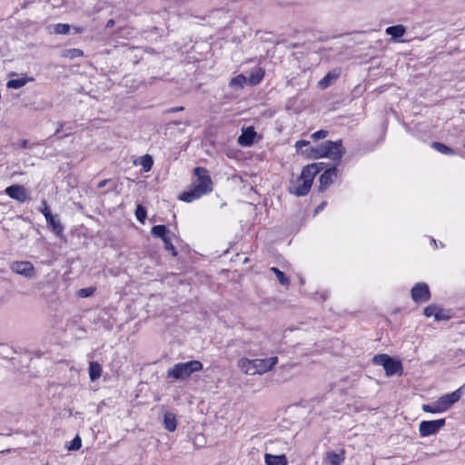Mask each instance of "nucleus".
Here are the masks:
<instances>
[{"label":"nucleus","instance_id":"nucleus-1","mask_svg":"<svg viewBox=\"0 0 465 465\" xmlns=\"http://www.w3.org/2000/svg\"><path fill=\"white\" fill-rule=\"evenodd\" d=\"M193 173L196 180L192 184V188L187 192H183L180 196V200L186 203H191L213 191V182L206 168L195 167Z\"/></svg>","mask_w":465,"mask_h":465},{"label":"nucleus","instance_id":"nucleus-2","mask_svg":"<svg viewBox=\"0 0 465 465\" xmlns=\"http://www.w3.org/2000/svg\"><path fill=\"white\" fill-rule=\"evenodd\" d=\"M202 369L203 363L196 360L180 362L167 371V377L175 380H185L193 372L200 371Z\"/></svg>","mask_w":465,"mask_h":465},{"label":"nucleus","instance_id":"nucleus-3","mask_svg":"<svg viewBox=\"0 0 465 465\" xmlns=\"http://www.w3.org/2000/svg\"><path fill=\"white\" fill-rule=\"evenodd\" d=\"M372 362L375 365L382 366L385 371V374L388 377L396 374L401 375L403 371L402 363L400 360L394 359L385 353L374 355Z\"/></svg>","mask_w":465,"mask_h":465},{"label":"nucleus","instance_id":"nucleus-4","mask_svg":"<svg viewBox=\"0 0 465 465\" xmlns=\"http://www.w3.org/2000/svg\"><path fill=\"white\" fill-rule=\"evenodd\" d=\"M324 151L322 154L324 157L340 162L345 153V148L342 146L341 140L336 142L325 141Z\"/></svg>","mask_w":465,"mask_h":465},{"label":"nucleus","instance_id":"nucleus-5","mask_svg":"<svg viewBox=\"0 0 465 465\" xmlns=\"http://www.w3.org/2000/svg\"><path fill=\"white\" fill-rule=\"evenodd\" d=\"M10 270L26 279H35L36 271L34 264L29 261H15L10 263Z\"/></svg>","mask_w":465,"mask_h":465},{"label":"nucleus","instance_id":"nucleus-6","mask_svg":"<svg viewBox=\"0 0 465 465\" xmlns=\"http://www.w3.org/2000/svg\"><path fill=\"white\" fill-rule=\"evenodd\" d=\"M445 419L434 420H423L419 425V432L421 437L435 435L445 425Z\"/></svg>","mask_w":465,"mask_h":465},{"label":"nucleus","instance_id":"nucleus-7","mask_svg":"<svg viewBox=\"0 0 465 465\" xmlns=\"http://www.w3.org/2000/svg\"><path fill=\"white\" fill-rule=\"evenodd\" d=\"M278 362L276 356L266 359H253L252 364L253 366V375L263 374L271 371Z\"/></svg>","mask_w":465,"mask_h":465},{"label":"nucleus","instance_id":"nucleus-8","mask_svg":"<svg viewBox=\"0 0 465 465\" xmlns=\"http://www.w3.org/2000/svg\"><path fill=\"white\" fill-rule=\"evenodd\" d=\"M411 295L417 303L426 302L430 299V288L425 282L416 283L411 289Z\"/></svg>","mask_w":465,"mask_h":465},{"label":"nucleus","instance_id":"nucleus-9","mask_svg":"<svg viewBox=\"0 0 465 465\" xmlns=\"http://www.w3.org/2000/svg\"><path fill=\"white\" fill-rule=\"evenodd\" d=\"M5 193L12 199L23 203L29 199L27 190L20 184H13L5 188Z\"/></svg>","mask_w":465,"mask_h":465},{"label":"nucleus","instance_id":"nucleus-10","mask_svg":"<svg viewBox=\"0 0 465 465\" xmlns=\"http://www.w3.org/2000/svg\"><path fill=\"white\" fill-rule=\"evenodd\" d=\"M312 184L304 180H301V177H298L294 182L292 183L289 187V192L296 196H304L307 195L311 190Z\"/></svg>","mask_w":465,"mask_h":465},{"label":"nucleus","instance_id":"nucleus-11","mask_svg":"<svg viewBox=\"0 0 465 465\" xmlns=\"http://www.w3.org/2000/svg\"><path fill=\"white\" fill-rule=\"evenodd\" d=\"M337 177V168L332 166L328 168L323 172V173L320 176L319 182V191H325L331 183H333L334 180Z\"/></svg>","mask_w":465,"mask_h":465},{"label":"nucleus","instance_id":"nucleus-12","mask_svg":"<svg viewBox=\"0 0 465 465\" xmlns=\"http://www.w3.org/2000/svg\"><path fill=\"white\" fill-rule=\"evenodd\" d=\"M461 398V388L451 393L445 394L439 398V404L441 405L443 411H447L451 405L459 401Z\"/></svg>","mask_w":465,"mask_h":465},{"label":"nucleus","instance_id":"nucleus-13","mask_svg":"<svg viewBox=\"0 0 465 465\" xmlns=\"http://www.w3.org/2000/svg\"><path fill=\"white\" fill-rule=\"evenodd\" d=\"M257 135L252 126L242 130V134L238 137V143L242 146H251L254 143V138Z\"/></svg>","mask_w":465,"mask_h":465},{"label":"nucleus","instance_id":"nucleus-14","mask_svg":"<svg viewBox=\"0 0 465 465\" xmlns=\"http://www.w3.org/2000/svg\"><path fill=\"white\" fill-rule=\"evenodd\" d=\"M340 74H341L340 68H335V69L330 71L329 73H327V74L323 78H322L319 81V83H318L319 88H321L322 90L328 88L339 78Z\"/></svg>","mask_w":465,"mask_h":465},{"label":"nucleus","instance_id":"nucleus-15","mask_svg":"<svg viewBox=\"0 0 465 465\" xmlns=\"http://www.w3.org/2000/svg\"><path fill=\"white\" fill-rule=\"evenodd\" d=\"M318 174L317 167L315 164H307L302 170L300 175L301 180H304L312 184L314 177Z\"/></svg>","mask_w":465,"mask_h":465},{"label":"nucleus","instance_id":"nucleus-16","mask_svg":"<svg viewBox=\"0 0 465 465\" xmlns=\"http://www.w3.org/2000/svg\"><path fill=\"white\" fill-rule=\"evenodd\" d=\"M324 142L319 144L316 147L310 146L309 148H306L304 152H302V154L305 155L309 159H319L323 158L324 156L322 155L324 151Z\"/></svg>","mask_w":465,"mask_h":465},{"label":"nucleus","instance_id":"nucleus-17","mask_svg":"<svg viewBox=\"0 0 465 465\" xmlns=\"http://www.w3.org/2000/svg\"><path fill=\"white\" fill-rule=\"evenodd\" d=\"M266 465H287L288 460L285 455H272L266 453L264 456Z\"/></svg>","mask_w":465,"mask_h":465},{"label":"nucleus","instance_id":"nucleus-18","mask_svg":"<svg viewBox=\"0 0 465 465\" xmlns=\"http://www.w3.org/2000/svg\"><path fill=\"white\" fill-rule=\"evenodd\" d=\"M163 427L166 430L172 432L176 430L177 420L173 412H165L163 416Z\"/></svg>","mask_w":465,"mask_h":465},{"label":"nucleus","instance_id":"nucleus-19","mask_svg":"<svg viewBox=\"0 0 465 465\" xmlns=\"http://www.w3.org/2000/svg\"><path fill=\"white\" fill-rule=\"evenodd\" d=\"M264 76V70L262 67H255L247 78V82L250 85L258 84Z\"/></svg>","mask_w":465,"mask_h":465},{"label":"nucleus","instance_id":"nucleus-20","mask_svg":"<svg viewBox=\"0 0 465 465\" xmlns=\"http://www.w3.org/2000/svg\"><path fill=\"white\" fill-rule=\"evenodd\" d=\"M46 219V223L48 224V226L51 227L52 231L59 235L62 233L63 230H64V226L62 225V223H60V220L57 218V216H54L53 214H48L47 218Z\"/></svg>","mask_w":465,"mask_h":465},{"label":"nucleus","instance_id":"nucleus-21","mask_svg":"<svg viewBox=\"0 0 465 465\" xmlns=\"http://www.w3.org/2000/svg\"><path fill=\"white\" fill-rule=\"evenodd\" d=\"M88 371L92 381L98 380L102 375V367L97 361H90Z\"/></svg>","mask_w":465,"mask_h":465},{"label":"nucleus","instance_id":"nucleus-22","mask_svg":"<svg viewBox=\"0 0 465 465\" xmlns=\"http://www.w3.org/2000/svg\"><path fill=\"white\" fill-rule=\"evenodd\" d=\"M385 32L393 39H397L401 37L405 34L406 28L402 25H391L387 27Z\"/></svg>","mask_w":465,"mask_h":465},{"label":"nucleus","instance_id":"nucleus-23","mask_svg":"<svg viewBox=\"0 0 465 465\" xmlns=\"http://www.w3.org/2000/svg\"><path fill=\"white\" fill-rule=\"evenodd\" d=\"M34 81L33 77H21L18 79L9 80L6 84V86L11 89H19L25 86L27 83Z\"/></svg>","mask_w":465,"mask_h":465},{"label":"nucleus","instance_id":"nucleus-24","mask_svg":"<svg viewBox=\"0 0 465 465\" xmlns=\"http://www.w3.org/2000/svg\"><path fill=\"white\" fill-rule=\"evenodd\" d=\"M239 369L244 372L245 374L247 375H253V366L252 364V360L248 359V358H241L239 361H238V363H237Z\"/></svg>","mask_w":465,"mask_h":465},{"label":"nucleus","instance_id":"nucleus-25","mask_svg":"<svg viewBox=\"0 0 465 465\" xmlns=\"http://www.w3.org/2000/svg\"><path fill=\"white\" fill-rule=\"evenodd\" d=\"M151 233L155 238H161L162 240L165 238L168 234H173L170 231L167 230L165 225H154L152 230Z\"/></svg>","mask_w":465,"mask_h":465},{"label":"nucleus","instance_id":"nucleus-26","mask_svg":"<svg viewBox=\"0 0 465 465\" xmlns=\"http://www.w3.org/2000/svg\"><path fill=\"white\" fill-rule=\"evenodd\" d=\"M247 82V77L243 74H238L237 76L231 79L229 86L235 89H242L244 84Z\"/></svg>","mask_w":465,"mask_h":465},{"label":"nucleus","instance_id":"nucleus-27","mask_svg":"<svg viewBox=\"0 0 465 465\" xmlns=\"http://www.w3.org/2000/svg\"><path fill=\"white\" fill-rule=\"evenodd\" d=\"M431 147L443 154H455V151L452 148L440 142H432Z\"/></svg>","mask_w":465,"mask_h":465},{"label":"nucleus","instance_id":"nucleus-28","mask_svg":"<svg viewBox=\"0 0 465 465\" xmlns=\"http://www.w3.org/2000/svg\"><path fill=\"white\" fill-rule=\"evenodd\" d=\"M326 458L331 465H341L344 460L343 454H338L334 451L327 452Z\"/></svg>","mask_w":465,"mask_h":465},{"label":"nucleus","instance_id":"nucleus-29","mask_svg":"<svg viewBox=\"0 0 465 465\" xmlns=\"http://www.w3.org/2000/svg\"><path fill=\"white\" fill-rule=\"evenodd\" d=\"M422 410L429 413H440L444 411L441 405L439 404V400L431 404H423Z\"/></svg>","mask_w":465,"mask_h":465},{"label":"nucleus","instance_id":"nucleus-30","mask_svg":"<svg viewBox=\"0 0 465 465\" xmlns=\"http://www.w3.org/2000/svg\"><path fill=\"white\" fill-rule=\"evenodd\" d=\"M62 56L70 58V59H74V58L84 56V52L78 48L65 49V50H64Z\"/></svg>","mask_w":465,"mask_h":465},{"label":"nucleus","instance_id":"nucleus-31","mask_svg":"<svg viewBox=\"0 0 465 465\" xmlns=\"http://www.w3.org/2000/svg\"><path fill=\"white\" fill-rule=\"evenodd\" d=\"M270 270L275 274V276L277 277L278 281L282 285L288 286L290 284L289 278H287L281 270H279L276 267H272Z\"/></svg>","mask_w":465,"mask_h":465},{"label":"nucleus","instance_id":"nucleus-32","mask_svg":"<svg viewBox=\"0 0 465 465\" xmlns=\"http://www.w3.org/2000/svg\"><path fill=\"white\" fill-rule=\"evenodd\" d=\"M153 161L151 155L145 154L140 158V164L144 172H149L152 169Z\"/></svg>","mask_w":465,"mask_h":465},{"label":"nucleus","instance_id":"nucleus-33","mask_svg":"<svg viewBox=\"0 0 465 465\" xmlns=\"http://www.w3.org/2000/svg\"><path fill=\"white\" fill-rule=\"evenodd\" d=\"M163 242L164 243V249L166 251H171L173 256H176L177 252L172 242V234H168L165 238L163 239Z\"/></svg>","mask_w":465,"mask_h":465},{"label":"nucleus","instance_id":"nucleus-34","mask_svg":"<svg viewBox=\"0 0 465 465\" xmlns=\"http://www.w3.org/2000/svg\"><path fill=\"white\" fill-rule=\"evenodd\" d=\"M70 28L68 24H56L54 25V33L57 35H67L70 32Z\"/></svg>","mask_w":465,"mask_h":465},{"label":"nucleus","instance_id":"nucleus-35","mask_svg":"<svg viewBox=\"0 0 465 465\" xmlns=\"http://www.w3.org/2000/svg\"><path fill=\"white\" fill-rule=\"evenodd\" d=\"M135 216L139 222L143 223L146 218V209L142 205H138L135 210Z\"/></svg>","mask_w":465,"mask_h":465},{"label":"nucleus","instance_id":"nucleus-36","mask_svg":"<svg viewBox=\"0 0 465 465\" xmlns=\"http://www.w3.org/2000/svg\"><path fill=\"white\" fill-rule=\"evenodd\" d=\"M82 446V440L81 438L76 435L70 442V445L68 446L69 450H77Z\"/></svg>","mask_w":465,"mask_h":465},{"label":"nucleus","instance_id":"nucleus-37","mask_svg":"<svg viewBox=\"0 0 465 465\" xmlns=\"http://www.w3.org/2000/svg\"><path fill=\"white\" fill-rule=\"evenodd\" d=\"M450 316L446 313L441 308L438 307L436 313L434 314V319L437 322L449 320Z\"/></svg>","mask_w":465,"mask_h":465},{"label":"nucleus","instance_id":"nucleus-38","mask_svg":"<svg viewBox=\"0 0 465 465\" xmlns=\"http://www.w3.org/2000/svg\"><path fill=\"white\" fill-rule=\"evenodd\" d=\"M437 310L438 306L435 304H431L424 308L423 313L426 317H434V314L436 313Z\"/></svg>","mask_w":465,"mask_h":465},{"label":"nucleus","instance_id":"nucleus-39","mask_svg":"<svg viewBox=\"0 0 465 465\" xmlns=\"http://www.w3.org/2000/svg\"><path fill=\"white\" fill-rule=\"evenodd\" d=\"M303 147L309 148L310 143L305 140H299L295 143V148L298 153H302V152H304V150H302Z\"/></svg>","mask_w":465,"mask_h":465},{"label":"nucleus","instance_id":"nucleus-40","mask_svg":"<svg viewBox=\"0 0 465 465\" xmlns=\"http://www.w3.org/2000/svg\"><path fill=\"white\" fill-rule=\"evenodd\" d=\"M94 292V289L90 287V288L80 289L78 292V294L82 298H86V297L91 296Z\"/></svg>","mask_w":465,"mask_h":465},{"label":"nucleus","instance_id":"nucleus-41","mask_svg":"<svg viewBox=\"0 0 465 465\" xmlns=\"http://www.w3.org/2000/svg\"><path fill=\"white\" fill-rule=\"evenodd\" d=\"M328 135V131L320 130L312 134V138L314 140L323 139Z\"/></svg>","mask_w":465,"mask_h":465},{"label":"nucleus","instance_id":"nucleus-42","mask_svg":"<svg viewBox=\"0 0 465 465\" xmlns=\"http://www.w3.org/2000/svg\"><path fill=\"white\" fill-rule=\"evenodd\" d=\"M42 204H43V208H41L40 211L45 215V217L47 218L48 214H52V213H51L45 201H43Z\"/></svg>","mask_w":465,"mask_h":465},{"label":"nucleus","instance_id":"nucleus-43","mask_svg":"<svg viewBox=\"0 0 465 465\" xmlns=\"http://www.w3.org/2000/svg\"><path fill=\"white\" fill-rule=\"evenodd\" d=\"M183 110H184L183 106H175V107H172V108L165 110L163 112V114H173V113H177V112H182Z\"/></svg>","mask_w":465,"mask_h":465},{"label":"nucleus","instance_id":"nucleus-44","mask_svg":"<svg viewBox=\"0 0 465 465\" xmlns=\"http://www.w3.org/2000/svg\"><path fill=\"white\" fill-rule=\"evenodd\" d=\"M313 164H315V165H316V167H317V171H318V173H319L321 171H322V170L325 168V166H326V164H325L324 163H314Z\"/></svg>","mask_w":465,"mask_h":465},{"label":"nucleus","instance_id":"nucleus-45","mask_svg":"<svg viewBox=\"0 0 465 465\" xmlns=\"http://www.w3.org/2000/svg\"><path fill=\"white\" fill-rule=\"evenodd\" d=\"M110 181H111L110 179H104V180H102V181H100V182L98 183L97 187H98V188H103V187H104L108 183H110Z\"/></svg>","mask_w":465,"mask_h":465},{"label":"nucleus","instance_id":"nucleus-46","mask_svg":"<svg viewBox=\"0 0 465 465\" xmlns=\"http://www.w3.org/2000/svg\"><path fill=\"white\" fill-rule=\"evenodd\" d=\"M64 123H59L58 128L56 129L54 134H58L62 131V129L64 128Z\"/></svg>","mask_w":465,"mask_h":465},{"label":"nucleus","instance_id":"nucleus-47","mask_svg":"<svg viewBox=\"0 0 465 465\" xmlns=\"http://www.w3.org/2000/svg\"><path fill=\"white\" fill-rule=\"evenodd\" d=\"M326 205V203L323 202L316 209H315V213H318L319 211L322 210L324 208V206Z\"/></svg>","mask_w":465,"mask_h":465},{"label":"nucleus","instance_id":"nucleus-48","mask_svg":"<svg viewBox=\"0 0 465 465\" xmlns=\"http://www.w3.org/2000/svg\"><path fill=\"white\" fill-rule=\"evenodd\" d=\"M27 143H28L27 140H25V139L21 140L20 146L23 147V148H25V147H27Z\"/></svg>","mask_w":465,"mask_h":465},{"label":"nucleus","instance_id":"nucleus-49","mask_svg":"<svg viewBox=\"0 0 465 465\" xmlns=\"http://www.w3.org/2000/svg\"><path fill=\"white\" fill-rule=\"evenodd\" d=\"M114 21L113 19H110L106 23V27L107 28L112 27V26H114Z\"/></svg>","mask_w":465,"mask_h":465},{"label":"nucleus","instance_id":"nucleus-50","mask_svg":"<svg viewBox=\"0 0 465 465\" xmlns=\"http://www.w3.org/2000/svg\"><path fill=\"white\" fill-rule=\"evenodd\" d=\"M75 32L76 33H83L84 32V28H82V27H75Z\"/></svg>","mask_w":465,"mask_h":465},{"label":"nucleus","instance_id":"nucleus-51","mask_svg":"<svg viewBox=\"0 0 465 465\" xmlns=\"http://www.w3.org/2000/svg\"><path fill=\"white\" fill-rule=\"evenodd\" d=\"M172 124H174V125H178V124H180V123H179V122H173Z\"/></svg>","mask_w":465,"mask_h":465}]
</instances>
